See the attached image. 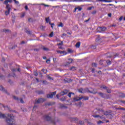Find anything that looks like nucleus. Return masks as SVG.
Instances as JSON below:
<instances>
[{
	"instance_id": "nucleus-28",
	"label": "nucleus",
	"mask_w": 125,
	"mask_h": 125,
	"mask_svg": "<svg viewBox=\"0 0 125 125\" xmlns=\"http://www.w3.org/2000/svg\"><path fill=\"white\" fill-rule=\"evenodd\" d=\"M45 21L46 23H49V22H50V19H49V17L45 18Z\"/></svg>"
},
{
	"instance_id": "nucleus-21",
	"label": "nucleus",
	"mask_w": 125,
	"mask_h": 125,
	"mask_svg": "<svg viewBox=\"0 0 125 125\" xmlns=\"http://www.w3.org/2000/svg\"><path fill=\"white\" fill-rule=\"evenodd\" d=\"M36 93H37V94H44V92L42 90H38L36 91Z\"/></svg>"
},
{
	"instance_id": "nucleus-27",
	"label": "nucleus",
	"mask_w": 125,
	"mask_h": 125,
	"mask_svg": "<svg viewBox=\"0 0 125 125\" xmlns=\"http://www.w3.org/2000/svg\"><path fill=\"white\" fill-rule=\"evenodd\" d=\"M70 71H76V70H77L76 67L75 66H72L70 68Z\"/></svg>"
},
{
	"instance_id": "nucleus-2",
	"label": "nucleus",
	"mask_w": 125,
	"mask_h": 125,
	"mask_svg": "<svg viewBox=\"0 0 125 125\" xmlns=\"http://www.w3.org/2000/svg\"><path fill=\"white\" fill-rule=\"evenodd\" d=\"M4 4H6L5 8L6 9H7V10L5 11V15H6V16H7V15H8V14L10 13V10H11V8L10 7V5L8 4V0H5L4 1Z\"/></svg>"
},
{
	"instance_id": "nucleus-60",
	"label": "nucleus",
	"mask_w": 125,
	"mask_h": 125,
	"mask_svg": "<svg viewBox=\"0 0 125 125\" xmlns=\"http://www.w3.org/2000/svg\"><path fill=\"white\" fill-rule=\"evenodd\" d=\"M20 101L21 103H24V101L23 100V99L21 98Z\"/></svg>"
},
{
	"instance_id": "nucleus-34",
	"label": "nucleus",
	"mask_w": 125,
	"mask_h": 125,
	"mask_svg": "<svg viewBox=\"0 0 125 125\" xmlns=\"http://www.w3.org/2000/svg\"><path fill=\"white\" fill-rule=\"evenodd\" d=\"M42 71L44 73V74H46V73H47V69H42Z\"/></svg>"
},
{
	"instance_id": "nucleus-36",
	"label": "nucleus",
	"mask_w": 125,
	"mask_h": 125,
	"mask_svg": "<svg viewBox=\"0 0 125 125\" xmlns=\"http://www.w3.org/2000/svg\"><path fill=\"white\" fill-rule=\"evenodd\" d=\"M91 48L92 49H95V48H96V46L95 45H92L91 46Z\"/></svg>"
},
{
	"instance_id": "nucleus-33",
	"label": "nucleus",
	"mask_w": 125,
	"mask_h": 125,
	"mask_svg": "<svg viewBox=\"0 0 125 125\" xmlns=\"http://www.w3.org/2000/svg\"><path fill=\"white\" fill-rule=\"evenodd\" d=\"M13 98L15 100H17V101H18L19 100V98L18 97H16L15 96H13Z\"/></svg>"
},
{
	"instance_id": "nucleus-17",
	"label": "nucleus",
	"mask_w": 125,
	"mask_h": 125,
	"mask_svg": "<svg viewBox=\"0 0 125 125\" xmlns=\"http://www.w3.org/2000/svg\"><path fill=\"white\" fill-rule=\"evenodd\" d=\"M54 104H55V102H50L45 103V106H53Z\"/></svg>"
},
{
	"instance_id": "nucleus-38",
	"label": "nucleus",
	"mask_w": 125,
	"mask_h": 125,
	"mask_svg": "<svg viewBox=\"0 0 125 125\" xmlns=\"http://www.w3.org/2000/svg\"><path fill=\"white\" fill-rule=\"evenodd\" d=\"M75 9H78V10L79 11H81L83 9V8L80 7H77L75 8Z\"/></svg>"
},
{
	"instance_id": "nucleus-51",
	"label": "nucleus",
	"mask_w": 125,
	"mask_h": 125,
	"mask_svg": "<svg viewBox=\"0 0 125 125\" xmlns=\"http://www.w3.org/2000/svg\"><path fill=\"white\" fill-rule=\"evenodd\" d=\"M42 83L43 84H47V82L46 81H43Z\"/></svg>"
},
{
	"instance_id": "nucleus-11",
	"label": "nucleus",
	"mask_w": 125,
	"mask_h": 125,
	"mask_svg": "<svg viewBox=\"0 0 125 125\" xmlns=\"http://www.w3.org/2000/svg\"><path fill=\"white\" fill-rule=\"evenodd\" d=\"M58 108L59 109H68V106L62 104L61 103H59L58 104Z\"/></svg>"
},
{
	"instance_id": "nucleus-14",
	"label": "nucleus",
	"mask_w": 125,
	"mask_h": 125,
	"mask_svg": "<svg viewBox=\"0 0 125 125\" xmlns=\"http://www.w3.org/2000/svg\"><path fill=\"white\" fill-rule=\"evenodd\" d=\"M80 100H81V97H79L78 96H76L73 98L72 102H77L78 101H80Z\"/></svg>"
},
{
	"instance_id": "nucleus-30",
	"label": "nucleus",
	"mask_w": 125,
	"mask_h": 125,
	"mask_svg": "<svg viewBox=\"0 0 125 125\" xmlns=\"http://www.w3.org/2000/svg\"><path fill=\"white\" fill-rule=\"evenodd\" d=\"M2 32H4V33H8L9 32V29H2Z\"/></svg>"
},
{
	"instance_id": "nucleus-57",
	"label": "nucleus",
	"mask_w": 125,
	"mask_h": 125,
	"mask_svg": "<svg viewBox=\"0 0 125 125\" xmlns=\"http://www.w3.org/2000/svg\"><path fill=\"white\" fill-rule=\"evenodd\" d=\"M105 2H112V0H105Z\"/></svg>"
},
{
	"instance_id": "nucleus-49",
	"label": "nucleus",
	"mask_w": 125,
	"mask_h": 125,
	"mask_svg": "<svg viewBox=\"0 0 125 125\" xmlns=\"http://www.w3.org/2000/svg\"><path fill=\"white\" fill-rule=\"evenodd\" d=\"M43 50H44L45 51H47L48 50V48H46V47H43L42 48Z\"/></svg>"
},
{
	"instance_id": "nucleus-8",
	"label": "nucleus",
	"mask_w": 125,
	"mask_h": 125,
	"mask_svg": "<svg viewBox=\"0 0 125 125\" xmlns=\"http://www.w3.org/2000/svg\"><path fill=\"white\" fill-rule=\"evenodd\" d=\"M68 92H69V90L67 89H64L62 92L60 93V97L61 96H63L64 95H66V94H68Z\"/></svg>"
},
{
	"instance_id": "nucleus-53",
	"label": "nucleus",
	"mask_w": 125,
	"mask_h": 125,
	"mask_svg": "<svg viewBox=\"0 0 125 125\" xmlns=\"http://www.w3.org/2000/svg\"><path fill=\"white\" fill-rule=\"evenodd\" d=\"M44 28H45V26H43V25L41 27V29L42 30H44Z\"/></svg>"
},
{
	"instance_id": "nucleus-41",
	"label": "nucleus",
	"mask_w": 125,
	"mask_h": 125,
	"mask_svg": "<svg viewBox=\"0 0 125 125\" xmlns=\"http://www.w3.org/2000/svg\"><path fill=\"white\" fill-rule=\"evenodd\" d=\"M100 119H101V120H103V121H104V120H105V117H104V115L100 116Z\"/></svg>"
},
{
	"instance_id": "nucleus-44",
	"label": "nucleus",
	"mask_w": 125,
	"mask_h": 125,
	"mask_svg": "<svg viewBox=\"0 0 125 125\" xmlns=\"http://www.w3.org/2000/svg\"><path fill=\"white\" fill-rule=\"evenodd\" d=\"M92 66L93 67H97V63H95V62H93L92 63Z\"/></svg>"
},
{
	"instance_id": "nucleus-40",
	"label": "nucleus",
	"mask_w": 125,
	"mask_h": 125,
	"mask_svg": "<svg viewBox=\"0 0 125 125\" xmlns=\"http://www.w3.org/2000/svg\"><path fill=\"white\" fill-rule=\"evenodd\" d=\"M28 22H33V18H28Z\"/></svg>"
},
{
	"instance_id": "nucleus-56",
	"label": "nucleus",
	"mask_w": 125,
	"mask_h": 125,
	"mask_svg": "<svg viewBox=\"0 0 125 125\" xmlns=\"http://www.w3.org/2000/svg\"><path fill=\"white\" fill-rule=\"evenodd\" d=\"M103 123V122L101 121H99V122H98L97 124L98 125H100L101 124Z\"/></svg>"
},
{
	"instance_id": "nucleus-9",
	"label": "nucleus",
	"mask_w": 125,
	"mask_h": 125,
	"mask_svg": "<svg viewBox=\"0 0 125 125\" xmlns=\"http://www.w3.org/2000/svg\"><path fill=\"white\" fill-rule=\"evenodd\" d=\"M101 88H103V89H105V90H106V92H107V93H111V89H110L109 87H107L104 85H103L101 87Z\"/></svg>"
},
{
	"instance_id": "nucleus-3",
	"label": "nucleus",
	"mask_w": 125,
	"mask_h": 125,
	"mask_svg": "<svg viewBox=\"0 0 125 125\" xmlns=\"http://www.w3.org/2000/svg\"><path fill=\"white\" fill-rule=\"evenodd\" d=\"M104 114L107 117V118H108V119H113V115H114V113H113V112L111 110H108L105 111L104 113Z\"/></svg>"
},
{
	"instance_id": "nucleus-61",
	"label": "nucleus",
	"mask_w": 125,
	"mask_h": 125,
	"mask_svg": "<svg viewBox=\"0 0 125 125\" xmlns=\"http://www.w3.org/2000/svg\"><path fill=\"white\" fill-rule=\"evenodd\" d=\"M63 44V42H62L61 43H58V45H62Z\"/></svg>"
},
{
	"instance_id": "nucleus-58",
	"label": "nucleus",
	"mask_w": 125,
	"mask_h": 125,
	"mask_svg": "<svg viewBox=\"0 0 125 125\" xmlns=\"http://www.w3.org/2000/svg\"><path fill=\"white\" fill-rule=\"evenodd\" d=\"M24 16H25V13H22V14H21V18H23V17H24Z\"/></svg>"
},
{
	"instance_id": "nucleus-47",
	"label": "nucleus",
	"mask_w": 125,
	"mask_h": 125,
	"mask_svg": "<svg viewBox=\"0 0 125 125\" xmlns=\"http://www.w3.org/2000/svg\"><path fill=\"white\" fill-rule=\"evenodd\" d=\"M49 37H50V38H52V37H53V32H52L50 34Z\"/></svg>"
},
{
	"instance_id": "nucleus-7",
	"label": "nucleus",
	"mask_w": 125,
	"mask_h": 125,
	"mask_svg": "<svg viewBox=\"0 0 125 125\" xmlns=\"http://www.w3.org/2000/svg\"><path fill=\"white\" fill-rule=\"evenodd\" d=\"M55 95H56V91H54V92H51V93L47 94L46 98L48 99H49V98L52 99L53 98V96H54Z\"/></svg>"
},
{
	"instance_id": "nucleus-50",
	"label": "nucleus",
	"mask_w": 125,
	"mask_h": 125,
	"mask_svg": "<svg viewBox=\"0 0 125 125\" xmlns=\"http://www.w3.org/2000/svg\"><path fill=\"white\" fill-rule=\"evenodd\" d=\"M68 96L69 97V98H71L72 97V94H71V92H69L68 94Z\"/></svg>"
},
{
	"instance_id": "nucleus-35",
	"label": "nucleus",
	"mask_w": 125,
	"mask_h": 125,
	"mask_svg": "<svg viewBox=\"0 0 125 125\" xmlns=\"http://www.w3.org/2000/svg\"><path fill=\"white\" fill-rule=\"evenodd\" d=\"M87 124L88 125H95V124H93L91 122H90L89 121L87 122Z\"/></svg>"
},
{
	"instance_id": "nucleus-64",
	"label": "nucleus",
	"mask_w": 125,
	"mask_h": 125,
	"mask_svg": "<svg viewBox=\"0 0 125 125\" xmlns=\"http://www.w3.org/2000/svg\"><path fill=\"white\" fill-rule=\"evenodd\" d=\"M79 124H80V125H83V121H80L79 122Z\"/></svg>"
},
{
	"instance_id": "nucleus-46",
	"label": "nucleus",
	"mask_w": 125,
	"mask_h": 125,
	"mask_svg": "<svg viewBox=\"0 0 125 125\" xmlns=\"http://www.w3.org/2000/svg\"><path fill=\"white\" fill-rule=\"evenodd\" d=\"M106 63L107 65H111V62L110 60L106 61Z\"/></svg>"
},
{
	"instance_id": "nucleus-12",
	"label": "nucleus",
	"mask_w": 125,
	"mask_h": 125,
	"mask_svg": "<svg viewBox=\"0 0 125 125\" xmlns=\"http://www.w3.org/2000/svg\"><path fill=\"white\" fill-rule=\"evenodd\" d=\"M44 100V99L41 98L39 99L38 100H36L35 102V104H40L41 103H42V102Z\"/></svg>"
},
{
	"instance_id": "nucleus-10",
	"label": "nucleus",
	"mask_w": 125,
	"mask_h": 125,
	"mask_svg": "<svg viewBox=\"0 0 125 125\" xmlns=\"http://www.w3.org/2000/svg\"><path fill=\"white\" fill-rule=\"evenodd\" d=\"M98 95H99L102 98H107L108 95L107 94H105L104 93H102L101 92H97Z\"/></svg>"
},
{
	"instance_id": "nucleus-25",
	"label": "nucleus",
	"mask_w": 125,
	"mask_h": 125,
	"mask_svg": "<svg viewBox=\"0 0 125 125\" xmlns=\"http://www.w3.org/2000/svg\"><path fill=\"white\" fill-rule=\"evenodd\" d=\"M75 46L78 48H80V46H81V42H78L75 45Z\"/></svg>"
},
{
	"instance_id": "nucleus-48",
	"label": "nucleus",
	"mask_w": 125,
	"mask_h": 125,
	"mask_svg": "<svg viewBox=\"0 0 125 125\" xmlns=\"http://www.w3.org/2000/svg\"><path fill=\"white\" fill-rule=\"evenodd\" d=\"M16 4H19V1L16 0H13Z\"/></svg>"
},
{
	"instance_id": "nucleus-16",
	"label": "nucleus",
	"mask_w": 125,
	"mask_h": 125,
	"mask_svg": "<svg viewBox=\"0 0 125 125\" xmlns=\"http://www.w3.org/2000/svg\"><path fill=\"white\" fill-rule=\"evenodd\" d=\"M0 90H2V91H3V92H5V93H7V90H5L2 85H0Z\"/></svg>"
},
{
	"instance_id": "nucleus-43",
	"label": "nucleus",
	"mask_w": 125,
	"mask_h": 125,
	"mask_svg": "<svg viewBox=\"0 0 125 125\" xmlns=\"http://www.w3.org/2000/svg\"><path fill=\"white\" fill-rule=\"evenodd\" d=\"M92 116L94 118H99V117H100V115H93Z\"/></svg>"
},
{
	"instance_id": "nucleus-19",
	"label": "nucleus",
	"mask_w": 125,
	"mask_h": 125,
	"mask_svg": "<svg viewBox=\"0 0 125 125\" xmlns=\"http://www.w3.org/2000/svg\"><path fill=\"white\" fill-rule=\"evenodd\" d=\"M64 81L65 82V83H72V79H64Z\"/></svg>"
},
{
	"instance_id": "nucleus-4",
	"label": "nucleus",
	"mask_w": 125,
	"mask_h": 125,
	"mask_svg": "<svg viewBox=\"0 0 125 125\" xmlns=\"http://www.w3.org/2000/svg\"><path fill=\"white\" fill-rule=\"evenodd\" d=\"M106 29L107 28H106V27L99 26L97 28V33H102V32H105Z\"/></svg>"
},
{
	"instance_id": "nucleus-1",
	"label": "nucleus",
	"mask_w": 125,
	"mask_h": 125,
	"mask_svg": "<svg viewBox=\"0 0 125 125\" xmlns=\"http://www.w3.org/2000/svg\"><path fill=\"white\" fill-rule=\"evenodd\" d=\"M5 118H6L5 122L7 125H13V123L15 122L13 114H7L6 116L5 114L0 112V119H4Z\"/></svg>"
},
{
	"instance_id": "nucleus-45",
	"label": "nucleus",
	"mask_w": 125,
	"mask_h": 125,
	"mask_svg": "<svg viewBox=\"0 0 125 125\" xmlns=\"http://www.w3.org/2000/svg\"><path fill=\"white\" fill-rule=\"evenodd\" d=\"M99 65H103V61L100 60L99 62Z\"/></svg>"
},
{
	"instance_id": "nucleus-37",
	"label": "nucleus",
	"mask_w": 125,
	"mask_h": 125,
	"mask_svg": "<svg viewBox=\"0 0 125 125\" xmlns=\"http://www.w3.org/2000/svg\"><path fill=\"white\" fill-rule=\"evenodd\" d=\"M63 23L62 22H60V24H58V27H62V28H63Z\"/></svg>"
},
{
	"instance_id": "nucleus-31",
	"label": "nucleus",
	"mask_w": 125,
	"mask_h": 125,
	"mask_svg": "<svg viewBox=\"0 0 125 125\" xmlns=\"http://www.w3.org/2000/svg\"><path fill=\"white\" fill-rule=\"evenodd\" d=\"M79 120V119H78L77 118H71V122H75L76 121H78Z\"/></svg>"
},
{
	"instance_id": "nucleus-23",
	"label": "nucleus",
	"mask_w": 125,
	"mask_h": 125,
	"mask_svg": "<svg viewBox=\"0 0 125 125\" xmlns=\"http://www.w3.org/2000/svg\"><path fill=\"white\" fill-rule=\"evenodd\" d=\"M66 100H67V96H63L62 98L60 99V100H61V101H66Z\"/></svg>"
},
{
	"instance_id": "nucleus-55",
	"label": "nucleus",
	"mask_w": 125,
	"mask_h": 125,
	"mask_svg": "<svg viewBox=\"0 0 125 125\" xmlns=\"http://www.w3.org/2000/svg\"><path fill=\"white\" fill-rule=\"evenodd\" d=\"M73 1H83V0H72Z\"/></svg>"
},
{
	"instance_id": "nucleus-13",
	"label": "nucleus",
	"mask_w": 125,
	"mask_h": 125,
	"mask_svg": "<svg viewBox=\"0 0 125 125\" xmlns=\"http://www.w3.org/2000/svg\"><path fill=\"white\" fill-rule=\"evenodd\" d=\"M20 66L18 65V69L12 68V69H11V70L12 71V72H16V71H17L19 73H21V69L20 68Z\"/></svg>"
},
{
	"instance_id": "nucleus-6",
	"label": "nucleus",
	"mask_w": 125,
	"mask_h": 125,
	"mask_svg": "<svg viewBox=\"0 0 125 125\" xmlns=\"http://www.w3.org/2000/svg\"><path fill=\"white\" fill-rule=\"evenodd\" d=\"M85 92H87V93H93V94H96V93H97V91L94 92V90L90 91L88 88H85L83 89V93H85Z\"/></svg>"
},
{
	"instance_id": "nucleus-24",
	"label": "nucleus",
	"mask_w": 125,
	"mask_h": 125,
	"mask_svg": "<svg viewBox=\"0 0 125 125\" xmlns=\"http://www.w3.org/2000/svg\"><path fill=\"white\" fill-rule=\"evenodd\" d=\"M119 96L121 98H124L125 97V94L124 93H119Z\"/></svg>"
},
{
	"instance_id": "nucleus-32",
	"label": "nucleus",
	"mask_w": 125,
	"mask_h": 125,
	"mask_svg": "<svg viewBox=\"0 0 125 125\" xmlns=\"http://www.w3.org/2000/svg\"><path fill=\"white\" fill-rule=\"evenodd\" d=\"M83 88H81L79 89V91L80 92V93H83Z\"/></svg>"
},
{
	"instance_id": "nucleus-63",
	"label": "nucleus",
	"mask_w": 125,
	"mask_h": 125,
	"mask_svg": "<svg viewBox=\"0 0 125 125\" xmlns=\"http://www.w3.org/2000/svg\"><path fill=\"white\" fill-rule=\"evenodd\" d=\"M120 102H121V103H123V104H125V101H120Z\"/></svg>"
},
{
	"instance_id": "nucleus-42",
	"label": "nucleus",
	"mask_w": 125,
	"mask_h": 125,
	"mask_svg": "<svg viewBox=\"0 0 125 125\" xmlns=\"http://www.w3.org/2000/svg\"><path fill=\"white\" fill-rule=\"evenodd\" d=\"M40 4H41V5H43L45 7H49V5H46V4H45L44 3H41Z\"/></svg>"
},
{
	"instance_id": "nucleus-52",
	"label": "nucleus",
	"mask_w": 125,
	"mask_h": 125,
	"mask_svg": "<svg viewBox=\"0 0 125 125\" xmlns=\"http://www.w3.org/2000/svg\"><path fill=\"white\" fill-rule=\"evenodd\" d=\"M46 63H48V64H49V63H50V60L48 59L46 61Z\"/></svg>"
},
{
	"instance_id": "nucleus-22",
	"label": "nucleus",
	"mask_w": 125,
	"mask_h": 125,
	"mask_svg": "<svg viewBox=\"0 0 125 125\" xmlns=\"http://www.w3.org/2000/svg\"><path fill=\"white\" fill-rule=\"evenodd\" d=\"M25 33L27 34H28V35H31L32 34V32H31L30 30H28L27 28H25L24 30Z\"/></svg>"
},
{
	"instance_id": "nucleus-54",
	"label": "nucleus",
	"mask_w": 125,
	"mask_h": 125,
	"mask_svg": "<svg viewBox=\"0 0 125 125\" xmlns=\"http://www.w3.org/2000/svg\"><path fill=\"white\" fill-rule=\"evenodd\" d=\"M47 79H48V80H53L52 79V78H51V77H50L49 76H47Z\"/></svg>"
},
{
	"instance_id": "nucleus-39",
	"label": "nucleus",
	"mask_w": 125,
	"mask_h": 125,
	"mask_svg": "<svg viewBox=\"0 0 125 125\" xmlns=\"http://www.w3.org/2000/svg\"><path fill=\"white\" fill-rule=\"evenodd\" d=\"M49 25H51V27L52 28V29H53V26L55 25L54 23H51V22H49Z\"/></svg>"
},
{
	"instance_id": "nucleus-26",
	"label": "nucleus",
	"mask_w": 125,
	"mask_h": 125,
	"mask_svg": "<svg viewBox=\"0 0 125 125\" xmlns=\"http://www.w3.org/2000/svg\"><path fill=\"white\" fill-rule=\"evenodd\" d=\"M67 52L68 53H74V50L70 49V48H68V50H67Z\"/></svg>"
},
{
	"instance_id": "nucleus-29",
	"label": "nucleus",
	"mask_w": 125,
	"mask_h": 125,
	"mask_svg": "<svg viewBox=\"0 0 125 125\" xmlns=\"http://www.w3.org/2000/svg\"><path fill=\"white\" fill-rule=\"evenodd\" d=\"M12 21L13 23H14L15 22V16H12Z\"/></svg>"
},
{
	"instance_id": "nucleus-15",
	"label": "nucleus",
	"mask_w": 125,
	"mask_h": 125,
	"mask_svg": "<svg viewBox=\"0 0 125 125\" xmlns=\"http://www.w3.org/2000/svg\"><path fill=\"white\" fill-rule=\"evenodd\" d=\"M69 61H71V62H67L65 64H64L65 67H67V66H69L71 63L73 62V59H68Z\"/></svg>"
},
{
	"instance_id": "nucleus-20",
	"label": "nucleus",
	"mask_w": 125,
	"mask_h": 125,
	"mask_svg": "<svg viewBox=\"0 0 125 125\" xmlns=\"http://www.w3.org/2000/svg\"><path fill=\"white\" fill-rule=\"evenodd\" d=\"M57 52L58 53H60V54H64V53L65 55L67 54V53L65 51H60V50H57Z\"/></svg>"
},
{
	"instance_id": "nucleus-62",
	"label": "nucleus",
	"mask_w": 125,
	"mask_h": 125,
	"mask_svg": "<svg viewBox=\"0 0 125 125\" xmlns=\"http://www.w3.org/2000/svg\"><path fill=\"white\" fill-rule=\"evenodd\" d=\"M96 14V11H93L92 12V14Z\"/></svg>"
},
{
	"instance_id": "nucleus-59",
	"label": "nucleus",
	"mask_w": 125,
	"mask_h": 125,
	"mask_svg": "<svg viewBox=\"0 0 125 125\" xmlns=\"http://www.w3.org/2000/svg\"><path fill=\"white\" fill-rule=\"evenodd\" d=\"M34 51H37V52H38V51H40V49H37V48H36V49H34Z\"/></svg>"
},
{
	"instance_id": "nucleus-5",
	"label": "nucleus",
	"mask_w": 125,
	"mask_h": 125,
	"mask_svg": "<svg viewBox=\"0 0 125 125\" xmlns=\"http://www.w3.org/2000/svg\"><path fill=\"white\" fill-rule=\"evenodd\" d=\"M45 120L48 121H50L51 123L53 124V125H55V120L53 119H51V118L49 117V116L48 115L45 116Z\"/></svg>"
},
{
	"instance_id": "nucleus-18",
	"label": "nucleus",
	"mask_w": 125,
	"mask_h": 125,
	"mask_svg": "<svg viewBox=\"0 0 125 125\" xmlns=\"http://www.w3.org/2000/svg\"><path fill=\"white\" fill-rule=\"evenodd\" d=\"M88 97L87 96H82L80 97V100H82V99H83V100H88Z\"/></svg>"
}]
</instances>
